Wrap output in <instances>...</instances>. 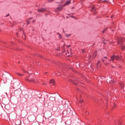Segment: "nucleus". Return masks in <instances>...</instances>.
<instances>
[{"instance_id": "bb28decb", "label": "nucleus", "mask_w": 125, "mask_h": 125, "mask_svg": "<svg viewBox=\"0 0 125 125\" xmlns=\"http://www.w3.org/2000/svg\"><path fill=\"white\" fill-rule=\"evenodd\" d=\"M83 100H80V103H83Z\"/></svg>"}, {"instance_id": "39448f33", "label": "nucleus", "mask_w": 125, "mask_h": 125, "mask_svg": "<svg viewBox=\"0 0 125 125\" xmlns=\"http://www.w3.org/2000/svg\"><path fill=\"white\" fill-rule=\"evenodd\" d=\"M108 59V58L107 57H104L102 59V61L105 64V65H108L109 64V62H106V60Z\"/></svg>"}, {"instance_id": "f257e3e1", "label": "nucleus", "mask_w": 125, "mask_h": 125, "mask_svg": "<svg viewBox=\"0 0 125 125\" xmlns=\"http://www.w3.org/2000/svg\"><path fill=\"white\" fill-rule=\"evenodd\" d=\"M26 81L29 82V83H38V80L35 79L32 74L27 76L25 78Z\"/></svg>"}, {"instance_id": "2f4dec72", "label": "nucleus", "mask_w": 125, "mask_h": 125, "mask_svg": "<svg viewBox=\"0 0 125 125\" xmlns=\"http://www.w3.org/2000/svg\"><path fill=\"white\" fill-rule=\"evenodd\" d=\"M49 1H50L51 2L53 1V0H50Z\"/></svg>"}, {"instance_id": "cd10ccee", "label": "nucleus", "mask_w": 125, "mask_h": 125, "mask_svg": "<svg viewBox=\"0 0 125 125\" xmlns=\"http://www.w3.org/2000/svg\"><path fill=\"white\" fill-rule=\"evenodd\" d=\"M82 52L84 53V52H85V51H84V50L82 49Z\"/></svg>"}, {"instance_id": "6ab92c4d", "label": "nucleus", "mask_w": 125, "mask_h": 125, "mask_svg": "<svg viewBox=\"0 0 125 125\" xmlns=\"http://www.w3.org/2000/svg\"><path fill=\"white\" fill-rule=\"evenodd\" d=\"M71 36V34H67L66 35V37H67V38H69V37H70Z\"/></svg>"}, {"instance_id": "dca6fc26", "label": "nucleus", "mask_w": 125, "mask_h": 125, "mask_svg": "<svg viewBox=\"0 0 125 125\" xmlns=\"http://www.w3.org/2000/svg\"><path fill=\"white\" fill-rule=\"evenodd\" d=\"M107 29H108V27H106L105 29H104L102 33L103 34H104V33H105V32H106V31H107Z\"/></svg>"}, {"instance_id": "4468645a", "label": "nucleus", "mask_w": 125, "mask_h": 125, "mask_svg": "<svg viewBox=\"0 0 125 125\" xmlns=\"http://www.w3.org/2000/svg\"><path fill=\"white\" fill-rule=\"evenodd\" d=\"M97 55V53L96 52H95L93 55V59L95 58Z\"/></svg>"}, {"instance_id": "c756f323", "label": "nucleus", "mask_w": 125, "mask_h": 125, "mask_svg": "<svg viewBox=\"0 0 125 125\" xmlns=\"http://www.w3.org/2000/svg\"><path fill=\"white\" fill-rule=\"evenodd\" d=\"M63 1H64V0H61V1L60 2H63Z\"/></svg>"}, {"instance_id": "f704fd0d", "label": "nucleus", "mask_w": 125, "mask_h": 125, "mask_svg": "<svg viewBox=\"0 0 125 125\" xmlns=\"http://www.w3.org/2000/svg\"><path fill=\"white\" fill-rule=\"evenodd\" d=\"M104 44H105V43H106V42H104Z\"/></svg>"}, {"instance_id": "f3484780", "label": "nucleus", "mask_w": 125, "mask_h": 125, "mask_svg": "<svg viewBox=\"0 0 125 125\" xmlns=\"http://www.w3.org/2000/svg\"><path fill=\"white\" fill-rule=\"evenodd\" d=\"M58 35H59V39H62V35L60 34V33H58Z\"/></svg>"}, {"instance_id": "5701e85b", "label": "nucleus", "mask_w": 125, "mask_h": 125, "mask_svg": "<svg viewBox=\"0 0 125 125\" xmlns=\"http://www.w3.org/2000/svg\"><path fill=\"white\" fill-rule=\"evenodd\" d=\"M111 83H116V81L115 80L111 81Z\"/></svg>"}, {"instance_id": "e433bc0d", "label": "nucleus", "mask_w": 125, "mask_h": 125, "mask_svg": "<svg viewBox=\"0 0 125 125\" xmlns=\"http://www.w3.org/2000/svg\"><path fill=\"white\" fill-rule=\"evenodd\" d=\"M64 47H65V45H64V46H63V48L64 49Z\"/></svg>"}, {"instance_id": "79ce46f5", "label": "nucleus", "mask_w": 125, "mask_h": 125, "mask_svg": "<svg viewBox=\"0 0 125 125\" xmlns=\"http://www.w3.org/2000/svg\"><path fill=\"white\" fill-rule=\"evenodd\" d=\"M78 90L79 91V90H80V89H78Z\"/></svg>"}, {"instance_id": "20e7f679", "label": "nucleus", "mask_w": 125, "mask_h": 125, "mask_svg": "<svg viewBox=\"0 0 125 125\" xmlns=\"http://www.w3.org/2000/svg\"><path fill=\"white\" fill-rule=\"evenodd\" d=\"M64 6V5H60L57 9L55 10L56 12H58V11H60V10H62L63 9V7Z\"/></svg>"}, {"instance_id": "c85d7f7f", "label": "nucleus", "mask_w": 125, "mask_h": 125, "mask_svg": "<svg viewBox=\"0 0 125 125\" xmlns=\"http://www.w3.org/2000/svg\"><path fill=\"white\" fill-rule=\"evenodd\" d=\"M73 83H74V84H77V82H73Z\"/></svg>"}, {"instance_id": "0eeeda50", "label": "nucleus", "mask_w": 125, "mask_h": 125, "mask_svg": "<svg viewBox=\"0 0 125 125\" xmlns=\"http://www.w3.org/2000/svg\"><path fill=\"white\" fill-rule=\"evenodd\" d=\"M91 11L93 12L94 15H95V14H96V9H95V7L94 6L92 7Z\"/></svg>"}, {"instance_id": "412c9836", "label": "nucleus", "mask_w": 125, "mask_h": 125, "mask_svg": "<svg viewBox=\"0 0 125 125\" xmlns=\"http://www.w3.org/2000/svg\"><path fill=\"white\" fill-rule=\"evenodd\" d=\"M26 22H27V24L29 25V23H30V20L27 21Z\"/></svg>"}, {"instance_id": "f8f14e48", "label": "nucleus", "mask_w": 125, "mask_h": 125, "mask_svg": "<svg viewBox=\"0 0 125 125\" xmlns=\"http://www.w3.org/2000/svg\"><path fill=\"white\" fill-rule=\"evenodd\" d=\"M50 83H51L53 84V85H54L55 84V81H54V80L52 79L50 81Z\"/></svg>"}, {"instance_id": "9b49d317", "label": "nucleus", "mask_w": 125, "mask_h": 125, "mask_svg": "<svg viewBox=\"0 0 125 125\" xmlns=\"http://www.w3.org/2000/svg\"><path fill=\"white\" fill-rule=\"evenodd\" d=\"M71 3V0L66 1V3L63 5V6H66V5H68Z\"/></svg>"}, {"instance_id": "a19ab883", "label": "nucleus", "mask_w": 125, "mask_h": 125, "mask_svg": "<svg viewBox=\"0 0 125 125\" xmlns=\"http://www.w3.org/2000/svg\"><path fill=\"white\" fill-rule=\"evenodd\" d=\"M24 37H25V34H24Z\"/></svg>"}, {"instance_id": "72a5a7b5", "label": "nucleus", "mask_w": 125, "mask_h": 125, "mask_svg": "<svg viewBox=\"0 0 125 125\" xmlns=\"http://www.w3.org/2000/svg\"><path fill=\"white\" fill-rule=\"evenodd\" d=\"M113 17H114V16H111V18H113Z\"/></svg>"}, {"instance_id": "1a4fd4ad", "label": "nucleus", "mask_w": 125, "mask_h": 125, "mask_svg": "<svg viewBox=\"0 0 125 125\" xmlns=\"http://www.w3.org/2000/svg\"><path fill=\"white\" fill-rule=\"evenodd\" d=\"M16 125H21V120H17L15 122Z\"/></svg>"}, {"instance_id": "ea45409f", "label": "nucleus", "mask_w": 125, "mask_h": 125, "mask_svg": "<svg viewBox=\"0 0 125 125\" xmlns=\"http://www.w3.org/2000/svg\"><path fill=\"white\" fill-rule=\"evenodd\" d=\"M33 22H35V21H33Z\"/></svg>"}, {"instance_id": "423d86ee", "label": "nucleus", "mask_w": 125, "mask_h": 125, "mask_svg": "<svg viewBox=\"0 0 125 125\" xmlns=\"http://www.w3.org/2000/svg\"><path fill=\"white\" fill-rule=\"evenodd\" d=\"M66 113V115H69L70 113H71V109L69 107H67L65 111H64L63 114H65Z\"/></svg>"}, {"instance_id": "4be33fe9", "label": "nucleus", "mask_w": 125, "mask_h": 125, "mask_svg": "<svg viewBox=\"0 0 125 125\" xmlns=\"http://www.w3.org/2000/svg\"><path fill=\"white\" fill-rule=\"evenodd\" d=\"M67 53H72V51H71V50H70V52H69V50H67Z\"/></svg>"}, {"instance_id": "473e14b6", "label": "nucleus", "mask_w": 125, "mask_h": 125, "mask_svg": "<svg viewBox=\"0 0 125 125\" xmlns=\"http://www.w3.org/2000/svg\"><path fill=\"white\" fill-rule=\"evenodd\" d=\"M20 31H22V30H23V29L22 28H20Z\"/></svg>"}, {"instance_id": "ddd939ff", "label": "nucleus", "mask_w": 125, "mask_h": 125, "mask_svg": "<svg viewBox=\"0 0 125 125\" xmlns=\"http://www.w3.org/2000/svg\"><path fill=\"white\" fill-rule=\"evenodd\" d=\"M49 100L52 102L55 101V98L53 97H50L49 98Z\"/></svg>"}, {"instance_id": "aec40b11", "label": "nucleus", "mask_w": 125, "mask_h": 125, "mask_svg": "<svg viewBox=\"0 0 125 125\" xmlns=\"http://www.w3.org/2000/svg\"><path fill=\"white\" fill-rule=\"evenodd\" d=\"M101 62H100V61H99L97 62V65H98V66H99V64H100Z\"/></svg>"}, {"instance_id": "a211bd4d", "label": "nucleus", "mask_w": 125, "mask_h": 125, "mask_svg": "<svg viewBox=\"0 0 125 125\" xmlns=\"http://www.w3.org/2000/svg\"><path fill=\"white\" fill-rule=\"evenodd\" d=\"M118 124H119V125H121V124H122V122H121V121H118Z\"/></svg>"}, {"instance_id": "b1692460", "label": "nucleus", "mask_w": 125, "mask_h": 125, "mask_svg": "<svg viewBox=\"0 0 125 125\" xmlns=\"http://www.w3.org/2000/svg\"><path fill=\"white\" fill-rule=\"evenodd\" d=\"M103 1H105L106 2H107V0H104V1L101 0V1H100V2H102Z\"/></svg>"}, {"instance_id": "7c9ffc66", "label": "nucleus", "mask_w": 125, "mask_h": 125, "mask_svg": "<svg viewBox=\"0 0 125 125\" xmlns=\"http://www.w3.org/2000/svg\"><path fill=\"white\" fill-rule=\"evenodd\" d=\"M7 16H9V14H8L7 15H6V17H7Z\"/></svg>"}, {"instance_id": "2eb2a0df", "label": "nucleus", "mask_w": 125, "mask_h": 125, "mask_svg": "<svg viewBox=\"0 0 125 125\" xmlns=\"http://www.w3.org/2000/svg\"><path fill=\"white\" fill-rule=\"evenodd\" d=\"M16 74L18 75V76H20V77H22V76H23V74L19 73V72H17Z\"/></svg>"}, {"instance_id": "393cba45", "label": "nucleus", "mask_w": 125, "mask_h": 125, "mask_svg": "<svg viewBox=\"0 0 125 125\" xmlns=\"http://www.w3.org/2000/svg\"><path fill=\"white\" fill-rule=\"evenodd\" d=\"M63 106L64 108H66V103H65L64 104H64H63Z\"/></svg>"}, {"instance_id": "6e6552de", "label": "nucleus", "mask_w": 125, "mask_h": 125, "mask_svg": "<svg viewBox=\"0 0 125 125\" xmlns=\"http://www.w3.org/2000/svg\"><path fill=\"white\" fill-rule=\"evenodd\" d=\"M124 83L121 82L120 83V86H121L122 89H123V92H124L125 93V87H124ZM124 90H125V91H124Z\"/></svg>"}, {"instance_id": "c9c22d12", "label": "nucleus", "mask_w": 125, "mask_h": 125, "mask_svg": "<svg viewBox=\"0 0 125 125\" xmlns=\"http://www.w3.org/2000/svg\"><path fill=\"white\" fill-rule=\"evenodd\" d=\"M31 19H33V18H30L29 19V20H31Z\"/></svg>"}, {"instance_id": "7ed1b4c3", "label": "nucleus", "mask_w": 125, "mask_h": 125, "mask_svg": "<svg viewBox=\"0 0 125 125\" xmlns=\"http://www.w3.org/2000/svg\"><path fill=\"white\" fill-rule=\"evenodd\" d=\"M125 42V39L123 38H117V43L119 45L123 44V42Z\"/></svg>"}, {"instance_id": "4c0bfd02", "label": "nucleus", "mask_w": 125, "mask_h": 125, "mask_svg": "<svg viewBox=\"0 0 125 125\" xmlns=\"http://www.w3.org/2000/svg\"><path fill=\"white\" fill-rule=\"evenodd\" d=\"M89 58H91V56H90Z\"/></svg>"}, {"instance_id": "58836bf2", "label": "nucleus", "mask_w": 125, "mask_h": 125, "mask_svg": "<svg viewBox=\"0 0 125 125\" xmlns=\"http://www.w3.org/2000/svg\"><path fill=\"white\" fill-rule=\"evenodd\" d=\"M23 72H24V73H26V71H23Z\"/></svg>"}, {"instance_id": "9d476101", "label": "nucleus", "mask_w": 125, "mask_h": 125, "mask_svg": "<svg viewBox=\"0 0 125 125\" xmlns=\"http://www.w3.org/2000/svg\"><path fill=\"white\" fill-rule=\"evenodd\" d=\"M46 9L43 8H41V9H38V12H43V11H46Z\"/></svg>"}, {"instance_id": "a878e982", "label": "nucleus", "mask_w": 125, "mask_h": 125, "mask_svg": "<svg viewBox=\"0 0 125 125\" xmlns=\"http://www.w3.org/2000/svg\"><path fill=\"white\" fill-rule=\"evenodd\" d=\"M70 46H71V45H66V47L67 48H68V47H70Z\"/></svg>"}, {"instance_id": "f03ea898", "label": "nucleus", "mask_w": 125, "mask_h": 125, "mask_svg": "<svg viewBox=\"0 0 125 125\" xmlns=\"http://www.w3.org/2000/svg\"><path fill=\"white\" fill-rule=\"evenodd\" d=\"M115 60H121V58L120 57V56H115L112 55L111 56L110 60H108V61L111 62L112 61V62H114Z\"/></svg>"}]
</instances>
